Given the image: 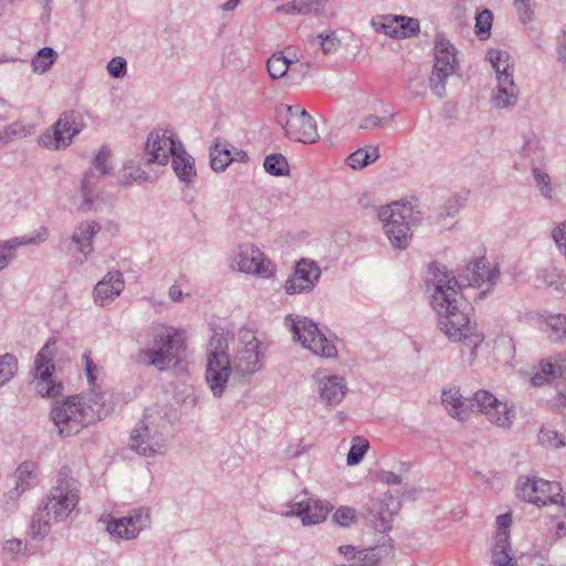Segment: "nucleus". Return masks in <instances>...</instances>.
<instances>
[{
	"label": "nucleus",
	"instance_id": "f257e3e1",
	"mask_svg": "<svg viewBox=\"0 0 566 566\" xmlns=\"http://www.w3.org/2000/svg\"><path fill=\"white\" fill-rule=\"evenodd\" d=\"M433 285L431 292V306L439 316V327L446 336L453 342L463 340L470 349L469 356L463 359L471 365L476 356V348L483 342V335L476 331L475 324L471 323L469 311L471 307L461 301L460 290L468 286L481 287L488 284V289L482 291L480 297L491 292L500 277V270L496 265L485 258L481 256L470 261L459 282L451 273L447 272L444 266L436 264L431 266Z\"/></svg>",
	"mask_w": 566,
	"mask_h": 566
},
{
	"label": "nucleus",
	"instance_id": "f03ea898",
	"mask_svg": "<svg viewBox=\"0 0 566 566\" xmlns=\"http://www.w3.org/2000/svg\"><path fill=\"white\" fill-rule=\"evenodd\" d=\"M78 500V482L71 475V470L63 467L57 473L55 484L32 517L33 534L44 536L51 523L66 518L77 505Z\"/></svg>",
	"mask_w": 566,
	"mask_h": 566
},
{
	"label": "nucleus",
	"instance_id": "7ed1b4c3",
	"mask_svg": "<svg viewBox=\"0 0 566 566\" xmlns=\"http://www.w3.org/2000/svg\"><path fill=\"white\" fill-rule=\"evenodd\" d=\"M106 415L104 402L90 397L87 401L70 396L53 407L51 418L63 437L78 433L84 427L101 420Z\"/></svg>",
	"mask_w": 566,
	"mask_h": 566
},
{
	"label": "nucleus",
	"instance_id": "20e7f679",
	"mask_svg": "<svg viewBox=\"0 0 566 566\" xmlns=\"http://www.w3.org/2000/svg\"><path fill=\"white\" fill-rule=\"evenodd\" d=\"M154 344L151 348L140 349L137 361L164 370L170 364H177L185 352L182 333L172 327L158 325L150 328Z\"/></svg>",
	"mask_w": 566,
	"mask_h": 566
},
{
	"label": "nucleus",
	"instance_id": "39448f33",
	"mask_svg": "<svg viewBox=\"0 0 566 566\" xmlns=\"http://www.w3.org/2000/svg\"><path fill=\"white\" fill-rule=\"evenodd\" d=\"M168 427L169 420L166 415L150 408L146 409L143 420L130 434V449L144 457L164 453L167 448Z\"/></svg>",
	"mask_w": 566,
	"mask_h": 566
},
{
	"label": "nucleus",
	"instance_id": "423d86ee",
	"mask_svg": "<svg viewBox=\"0 0 566 566\" xmlns=\"http://www.w3.org/2000/svg\"><path fill=\"white\" fill-rule=\"evenodd\" d=\"M228 347V337L216 331L208 343L206 369V380L214 397H221L231 375Z\"/></svg>",
	"mask_w": 566,
	"mask_h": 566
},
{
	"label": "nucleus",
	"instance_id": "0eeeda50",
	"mask_svg": "<svg viewBox=\"0 0 566 566\" xmlns=\"http://www.w3.org/2000/svg\"><path fill=\"white\" fill-rule=\"evenodd\" d=\"M277 123L291 140L312 144L318 139L316 123L298 104L280 105L276 108Z\"/></svg>",
	"mask_w": 566,
	"mask_h": 566
},
{
	"label": "nucleus",
	"instance_id": "6e6552de",
	"mask_svg": "<svg viewBox=\"0 0 566 566\" xmlns=\"http://www.w3.org/2000/svg\"><path fill=\"white\" fill-rule=\"evenodd\" d=\"M289 322H291L290 329L293 333L294 340L301 343L303 347L323 358L334 359L337 357L336 346L319 331L313 321L304 316L293 318L290 315L285 318L286 325H289Z\"/></svg>",
	"mask_w": 566,
	"mask_h": 566
},
{
	"label": "nucleus",
	"instance_id": "1a4fd4ad",
	"mask_svg": "<svg viewBox=\"0 0 566 566\" xmlns=\"http://www.w3.org/2000/svg\"><path fill=\"white\" fill-rule=\"evenodd\" d=\"M516 494L520 499L537 506L556 504L566 512V501L558 482L535 476H520L516 482Z\"/></svg>",
	"mask_w": 566,
	"mask_h": 566
},
{
	"label": "nucleus",
	"instance_id": "9d476101",
	"mask_svg": "<svg viewBox=\"0 0 566 566\" xmlns=\"http://www.w3.org/2000/svg\"><path fill=\"white\" fill-rule=\"evenodd\" d=\"M378 216L390 243L395 248H407L411 237L412 207L406 203L394 202L381 207Z\"/></svg>",
	"mask_w": 566,
	"mask_h": 566
},
{
	"label": "nucleus",
	"instance_id": "9b49d317",
	"mask_svg": "<svg viewBox=\"0 0 566 566\" xmlns=\"http://www.w3.org/2000/svg\"><path fill=\"white\" fill-rule=\"evenodd\" d=\"M55 340L49 339L34 358V388L42 397L56 398L62 395L63 385L53 378Z\"/></svg>",
	"mask_w": 566,
	"mask_h": 566
},
{
	"label": "nucleus",
	"instance_id": "f8f14e48",
	"mask_svg": "<svg viewBox=\"0 0 566 566\" xmlns=\"http://www.w3.org/2000/svg\"><path fill=\"white\" fill-rule=\"evenodd\" d=\"M264 353L261 342L254 331L242 328L239 331V347L233 358V369L242 376L255 374L262 368L261 359Z\"/></svg>",
	"mask_w": 566,
	"mask_h": 566
},
{
	"label": "nucleus",
	"instance_id": "ddd939ff",
	"mask_svg": "<svg viewBox=\"0 0 566 566\" xmlns=\"http://www.w3.org/2000/svg\"><path fill=\"white\" fill-rule=\"evenodd\" d=\"M83 128L82 115L75 111L64 112L52 127L40 136V144L46 148L61 149L71 145Z\"/></svg>",
	"mask_w": 566,
	"mask_h": 566
},
{
	"label": "nucleus",
	"instance_id": "4468645a",
	"mask_svg": "<svg viewBox=\"0 0 566 566\" xmlns=\"http://www.w3.org/2000/svg\"><path fill=\"white\" fill-rule=\"evenodd\" d=\"M472 406L478 411L484 413L489 420L497 427L509 429L515 418V407L507 401L499 400L492 392L488 390H478L472 398H470Z\"/></svg>",
	"mask_w": 566,
	"mask_h": 566
},
{
	"label": "nucleus",
	"instance_id": "2eb2a0df",
	"mask_svg": "<svg viewBox=\"0 0 566 566\" xmlns=\"http://www.w3.org/2000/svg\"><path fill=\"white\" fill-rule=\"evenodd\" d=\"M234 266L247 274L260 277H271L274 274V265L264 253L253 244H241L237 249Z\"/></svg>",
	"mask_w": 566,
	"mask_h": 566
},
{
	"label": "nucleus",
	"instance_id": "dca6fc26",
	"mask_svg": "<svg viewBox=\"0 0 566 566\" xmlns=\"http://www.w3.org/2000/svg\"><path fill=\"white\" fill-rule=\"evenodd\" d=\"M321 277V268L310 259H301L284 284L287 294L308 292Z\"/></svg>",
	"mask_w": 566,
	"mask_h": 566
},
{
	"label": "nucleus",
	"instance_id": "f3484780",
	"mask_svg": "<svg viewBox=\"0 0 566 566\" xmlns=\"http://www.w3.org/2000/svg\"><path fill=\"white\" fill-rule=\"evenodd\" d=\"M179 146H184L182 143L174 139L172 133L169 130L151 132L146 142L147 163L167 165Z\"/></svg>",
	"mask_w": 566,
	"mask_h": 566
},
{
	"label": "nucleus",
	"instance_id": "a211bd4d",
	"mask_svg": "<svg viewBox=\"0 0 566 566\" xmlns=\"http://www.w3.org/2000/svg\"><path fill=\"white\" fill-rule=\"evenodd\" d=\"M149 523V512L145 509H138L128 516L108 521L106 531L118 538L133 539L136 538L143 530L148 527Z\"/></svg>",
	"mask_w": 566,
	"mask_h": 566
},
{
	"label": "nucleus",
	"instance_id": "6ab92c4d",
	"mask_svg": "<svg viewBox=\"0 0 566 566\" xmlns=\"http://www.w3.org/2000/svg\"><path fill=\"white\" fill-rule=\"evenodd\" d=\"M125 282L120 271L108 272L94 287V301L99 306L113 302L124 290Z\"/></svg>",
	"mask_w": 566,
	"mask_h": 566
},
{
	"label": "nucleus",
	"instance_id": "aec40b11",
	"mask_svg": "<svg viewBox=\"0 0 566 566\" xmlns=\"http://www.w3.org/2000/svg\"><path fill=\"white\" fill-rule=\"evenodd\" d=\"M321 400L331 408L338 406L347 392V384L340 376H323L318 379Z\"/></svg>",
	"mask_w": 566,
	"mask_h": 566
},
{
	"label": "nucleus",
	"instance_id": "412c9836",
	"mask_svg": "<svg viewBox=\"0 0 566 566\" xmlns=\"http://www.w3.org/2000/svg\"><path fill=\"white\" fill-rule=\"evenodd\" d=\"M36 465L32 461L22 462L14 471V488L6 493L9 501H17L25 491L33 488Z\"/></svg>",
	"mask_w": 566,
	"mask_h": 566
},
{
	"label": "nucleus",
	"instance_id": "4be33fe9",
	"mask_svg": "<svg viewBox=\"0 0 566 566\" xmlns=\"http://www.w3.org/2000/svg\"><path fill=\"white\" fill-rule=\"evenodd\" d=\"M566 375V354H559L546 360H542L539 369L532 378L531 382L535 387L543 386L551 378L563 377Z\"/></svg>",
	"mask_w": 566,
	"mask_h": 566
},
{
	"label": "nucleus",
	"instance_id": "5701e85b",
	"mask_svg": "<svg viewBox=\"0 0 566 566\" xmlns=\"http://www.w3.org/2000/svg\"><path fill=\"white\" fill-rule=\"evenodd\" d=\"M457 54L450 40L443 33H438L434 40V64L455 72L459 67Z\"/></svg>",
	"mask_w": 566,
	"mask_h": 566
},
{
	"label": "nucleus",
	"instance_id": "b1692460",
	"mask_svg": "<svg viewBox=\"0 0 566 566\" xmlns=\"http://www.w3.org/2000/svg\"><path fill=\"white\" fill-rule=\"evenodd\" d=\"M442 403L449 415L460 421H464L469 417L470 406H472L470 398H464L459 388L444 389Z\"/></svg>",
	"mask_w": 566,
	"mask_h": 566
},
{
	"label": "nucleus",
	"instance_id": "393cba45",
	"mask_svg": "<svg viewBox=\"0 0 566 566\" xmlns=\"http://www.w3.org/2000/svg\"><path fill=\"white\" fill-rule=\"evenodd\" d=\"M102 227L96 221L81 222L72 234V241L77 250L86 259L93 252V238L101 231Z\"/></svg>",
	"mask_w": 566,
	"mask_h": 566
},
{
	"label": "nucleus",
	"instance_id": "a878e982",
	"mask_svg": "<svg viewBox=\"0 0 566 566\" xmlns=\"http://www.w3.org/2000/svg\"><path fill=\"white\" fill-rule=\"evenodd\" d=\"M496 92L492 95V103L496 108H505L514 106L518 99V91L513 77L503 75L497 77Z\"/></svg>",
	"mask_w": 566,
	"mask_h": 566
},
{
	"label": "nucleus",
	"instance_id": "bb28decb",
	"mask_svg": "<svg viewBox=\"0 0 566 566\" xmlns=\"http://www.w3.org/2000/svg\"><path fill=\"white\" fill-rule=\"evenodd\" d=\"M399 504L391 495H385L384 499H371L366 506L371 522L380 520L382 523L388 521L397 513Z\"/></svg>",
	"mask_w": 566,
	"mask_h": 566
},
{
	"label": "nucleus",
	"instance_id": "cd10ccee",
	"mask_svg": "<svg viewBox=\"0 0 566 566\" xmlns=\"http://www.w3.org/2000/svg\"><path fill=\"white\" fill-rule=\"evenodd\" d=\"M171 165L180 181L190 184L195 180L197 176L195 158L186 151L184 146L177 148V153L172 156Z\"/></svg>",
	"mask_w": 566,
	"mask_h": 566
},
{
	"label": "nucleus",
	"instance_id": "c85d7f7f",
	"mask_svg": "<svg viewBox=\"0 0 566 566\" xmlns=\"http://www.w3.org/2000/svg\"><path fill=\"white\" fill-rule=\"evenodd\" d=\"M43 239L40 235H23L7 240L0 244V270H3L15 258L14 251L19 247L35 244Z\"/></svg>",
	"mask_w": 566,
	"mask_h": 566
},
{
	"label": "nucleus",
	"instance_id": "c756f323",
	"mask_svg": "<svg viewBox=\"0 0 566 566\" xmlns=\"http://www.w3.org/2000/svg\"><path fill=\"white\" fill-rule=\"evenodd\" d=\"M544 332L554 343L566 342V315L548 314L544 317Z\"/></svg>",
	"mask_w": 566,
	"mask_h": 566
},
{
	"label": "nucleus",
	"instance_id": "7c9ffc66",
	"mask_svg": "<svg viewBox=\"0 0 566 566\" xmlns=\"http://www.w3.org/2000/svg\"><path fill=\"white\" fill-rule=\"evenodd\" d=\"M510 541H507V536L501 532L495 536V544L492 552L493 566H517L516 562L510 555Z\"/></svg>",
	"mask_w": 566,
	"mask_h": 566
},
{
	"label": "nucleus",
	"instance_id": "2f4dec72",
	"mask_svg": "<svg viewBox=\"0 0 566 566\" xmlns=\"http://www.w3.org/2000/svg\"><path fill=\"white\" fill-rule=\"evenodd\" d=\"M227 140H217L210 147V166L214 171H223L233 160Z\"/></svg>",
	"mask_w": 566,
	"mask_h": 566
},
{
	"label": "nucleus",
	"instance_id": "473e14b6",
	"mask_svg": "<svg viewBox=\"0 0 566 566\" xmlns=\"http://www.w3.org/2000/svg\"><path fill=\"white\" fill-rule=\"evenodd\" d=\"M488 59L492 64V67L495 70L496 78L499 76L503 77V75L513 77L514 66L511 62V55L509 52L499 49H491L488 52Z\"/></svg>",
	"mask_w": 566,
	"mask_h": 566
},
{
	"label": "nucleus",
	"instance_id": "72a5a7b5",
	"mask_svg": "<svg viewBox=\"0 0 566 566\" xmlns=\"http://www.w3.org/2000/svg\"><path fill=\"white\" fill-rule=\"evenodd\" d=\"M454 73V71L433 64L432 72L429 77V87L434 96L443 98L447 95V81Z\"/></svg>",
	"mask_w": 566,
	"mask_h": 566
},
{
	"label": "nucleus",
	"instance_id": "f704fd0d",
	"mask_svg": "<svg viewBox=\"0 0 566 566\" xmlns=\"http://www.w3.org/2000/svg\"><path fill=\"white\" fill-rule=\"evenodd\" d=\"M378 158L379 148L376 146H368L365 148H359L352 153L347 157L346 163L349 167L354 169H361L375 163Z\"/></svg>",
	"mask_w": 566,
	"mask_h": 566
},
{
	"label": "nucleus",
	"instance_id": "c9c22d12",
	"mask_svg": "<svg viewBox=\"0 0 566 566\" xmlns=\"http://www.w3.org/2000/svg\"><path fill=\"white\" fill-rule=\"evenodd\" d=\"M331 510L332 506L321 500L307 499L303 525H314L323 522Z\"/></svg>",
	"mask_w": 566,
	"mask_h": 566
},
{
	"label": "nucleus",
	"instance_id": "e433bc0d",
	"mask_svg": "<svg viewBox=\"0 0 566 566\" xmlns=\"http://www.w3.org/2000/svg\"><path fill=\"white\" fill-rule=\"evenodd\" d=\"M291 64L292 61L282 52H276L269 57L266 69L272 78L279 80L286 75Z\"/></svg>",
	"mask_w": 566,
	"mask_h": 566
},
{
	"label": "nucleus",
	"instance_id": "4c0bfd02",
	"mask_svg": "<svg viewBox=\"0 0 566 566\" xmlns=\"http://www.w3.org/2000/svg\"><path fill=\"white\" fill-rule=\"evenodd\" d=\"M98 180L99 176H97L93 170L85 172L81 182V192L84 198V201L80 207L81 210L88 211L93 208V191Z\"/></svg>",
	"mask_w": 566,
	"mask_h": 566
},
{
	"label": "nucleus",
	"instance_id": "58836bf2",
	"mask_svg": "<svg viewBox=\"0 0 566 566\" xmlns=\"http://www.w3.org/2000/svg\"><path fill=\"white\" fill-rule=\"evenodd\" d=\"M399 17L400 15L392 14L378 15L373 18L371 25L376 32L384 33L386 35L397 39Z\"/></svg>",
	"mask_w": 566,
	"mask_h": 566
},
{
	"label": "nucleus",
	"instance_id": "ea45409f",
	"mask_svg": "<svg viewBox=\"0 0 566 566\" xmlns=\"http://www.w3.org/2000/svg\"><path fill=\"white\" fill-rule=\"evenodd\" d=\"M56 57L57 53L52 48H42L31 61L33 71L39 73L46 72L55 62Z\"/></svg>",
	"mask_w": 566,
	"mask_h": 566
},
{
	"label": "nucleus",
	"instance_id": "a19ab883",
	"mask_svg": "<svg viewBox=\"0 0 566 566\" xmlns=\"http://www.w3.org/2000/svg\"><path fill=\"white\" fill-rule=\"evenodd\" d=\"M263 167L265 171L272 176L289 175V164L286 158L281 154L268 155L264 159Z\"/></svg>",
	"mask_w": 566,
	"mask_h": 566
},
{
	"label": "nucleus",
	"instance_id": "79ce46f5",
	"mask_svg": "<svg viewBox=\"0 0 566 566\" xmlns=\"http://www.w3.org/2000/svg\"><path fill=\"white\" fill-rule=\"evenodd\" d=\"M18 371V360L14 355L7 353L0 356V387L10 381Z\"/></svg>",
	"mask_w": 566,
	"mask_h": 566
},
{
	"label": "nucleus",
	"instance_id": "37998d69",
	"mask_svg": "<svg viewBox=\"0 0 566 566\" xmlns=\"http://www.w3.org/2000/svg\"><path fill=\"white\" fill-rule=\"evenodd\" d=\"M397 31V39L413 36L420 32L419 20L415 18L400 15Z\"/></svg>",
	"mask_w": 566,
	"mask_h": 566
},
{
	"label": "nucleus",
	"instance_id": "c03bdc74",
	"mask_svg": "<svg viewBox=\"0 0 566 566\" xmlns=\"http://www.w3.org/2000/svg\"><path fill=\"white\" fill-rule=\"evenodd\" d=\"M82 360H83L84 366H85V375L87 377V380H88L90 385L92 386V396L91 397H93V399H95V400L104 402V395L102 392H97L96 388H95L96 387V385H95V380H96L95 371L97 369L96 365L92 360V358H91L88 353L83 354Z\"/></svg>",
	"mask_w": 566,
	"mask_h": 566
},
{
	"label": "nucleus",
	"instance_id": "a18cd8bd",
	"mask_svg": "<svg viewBox=\"0 0 566 566\" xmlns=\"http://www.w3.org/2000/svg\"><path fill=\"white\" fill-rule=\"evenodd\" d=\"M314 45H319L324 54H329L335 52L340 44V41L336 36L335 32H329L326 34H318L317 36L313 38Z\"/></svg>",
	"mask_w": 566,
	"mask_h": 566
},
{
	"label": "nucleus",
	"instance_id": "49530a36",
	"mask_svg": "<svg viewBox=\"0 0 566 566\" xmlns=\"http://www.w3.org/2000/svg\"><path fill=\"white\" fill-rule=\"evenodd\" d=\"M475 32L480 39L484 40L490 36V30L492 27L493 14L490 10L485 9L476 14L475 17Z\"/></svg>",
	"mask_w": 566,
	"mask_h": 566
},
{
	"label": "nucleus",
	"instance_id": "de8ad7c7",
	"mask_svg": "<svg viewBox=\"0 0 566 566\" xmlns=\"http://www.w3.org/2000/svg\"><path fill=\"white\" fill-rule=\"evenodd\" d=\"M333 521L342 527H349L357 522L356 510L350 506H339L334 515Z\"/></svg>",
	"mask_w": 566,
	"mask_h": 566
},
{
	"label": "nucleus",
	"instance_id": "09e8293b",
	"mask_svg": "<svg viewBox=\"0 0 566 566\" xmlns=\"http://www.w3.org/2000/svg\"><path fill=\"white\" fill-rule=\"evenodd\" d=\"M533 176L542 196L546 199H553L554 190L553 187L551 186V177L548 176V174L541 170L539 168H534Z\"/></svg>",
	"mask_w": 566,
	"mask_h": 566
},
{
	"label": "nucleus",
	"instance_id": "8fccbe9b",
	"mask_svg": "<svg viewBox=\"0 0 566 566\" xmlns=\"http://www.w3.org/2000/svg\"><path fill=\"white\" fill-rule=\"evenodd\" d=\"M93 165L101 176L112 172L113 166L111 164V150L106 146H103L99 149L98 154L94 158Z\"/></svg>",
	"mask_w": 566,
	"mask_h": 566
},
{
	"label": "nucleus",
	"instance_id": "3c124183",
	"mask_svg": "<svg viewBox=\"0 0 566 566\" xmlns=\"http://www.w3.org/2000/svg\"><path fill=\"white\" fill-rule=\"evenodd\" d=\"M356 440L358 442L354 443L350 447L348 454H347V464L348 465L358 464L363 460L365 453L367 452V450L369 448V443L367 440L361 439L359 437H357Z\"/></svg>",
	"mask_w": 566,
	"mask_h": 566
},
{
	"label": "nucleus",
	"instance_id": "603ef678",
	"mask_svg": "<svg viewBox=\"0 0 566 566\" xmlns=\"http://www.w3.org/2000/svg\"><path fill=\"white\" fill-rule=\"evenodd\" d=\"M514 8L518 14V19L523 24L530 23L534 19V0H514Z\"/></svg>",
	"mask_w": 566,
	"mask_h": 566
},
{
	"label": "nucleus",
	"instance_id": "864d4df0",
	"mask_svg": "<svg viewBox=\"0 0 566 566\" xmlns=\"http://www.w3.org/2000/svg\"><path fill=\"white\" fill-rule=\"evenodd\" d=\"M297 14L318 13L326 3V0H293Z\"/></svg>",
	"mask_w": 566,
	"mask_h": 566
},
{
	"label": "nucleus",
	"instance_id": "5fc2aeb1",
	"mask_svg": "<svg viewBox=\"0 0 566 566\" xmlns=\"http://www.w3.org/2000/svg\"><path fill=\"white\" fill-rule=\"evenodd\" d=\"M107 72L114 78H122L127 73V62L122 56L113 57L107 63Z\"/></svg>",
	"mask_w": 566,
	"mask_h": 566
},
{
	"label": "nucleus",
	"instance_id": "6e6d98bb",
	"mask_svg": "<svg viewBox=\"0 0 566 566\" xmlns=\"http://www.w3.org/2000/svg\"><path fill=\"white\" fill-rule=\"evenodd\" d=\"M538 439L543 444H547L556 449L565 446L563 436L556 431L541 430Z\"/></svg>",
	"mask_w": 566,
	"mask_h": 566
},
{
	"label": "nucleus",
	"instance_id": "4d7b16f0",
	"mask_svg": "<svg viewBox=\"0 0 566 566\" xmlns=\"http://www.w3.org/2000/svg\"><path fill=\"white\" fill-rule=\"evenodd\" d=\"M552 237L559 253L566 256V220L553 230Z\"/></svg>",
	"mask_w": 566,
	"mask_h": 566
},
{
	"label": "nucleus",
	"instance_id": "13d9d810",
	"mask_svg": "<svg viewBox=\"0 0 566 566\" xmlns=\"http://www.w3.org/2000/svg\"><path fill=\"white\" fill-rule=\"evenodd\" d=\"M306 504H307V499L303 500V501L292 502L290 504L291 511L286 512L284 515L286 517L298 516V517H301L302 523H304Z\"/></svg>",
	"mask_w": 566,
	"mask_h": 566
},
{
	"label": "nucleus",
	"instance_id": "bf43d9fd",
	"mask_svg": "<svg viewBox=\"0 0 566 566\" xmlns=\"http://www.w3.org/2000/svg\"><path fill=\"white\" fill-rule=\"evenodd\" d=\"M359 562L357 564H350V565H346V564H342V565H337V566H377L378 562H379V558L376 554L374 553H363V552H359Z\"/></svg>",
	"mask_w": 566,
	"mask_h": 566
},
{
	"label": "nucleus",
	"instance_id": "052dcab7",
	"mask_svg": "<svg viewBox=\"0 0 566 566\" xmlns=\"http://www.w3.org/2000/svg\"><path fill=\"white\" fill-rule=\"evenodd\" d=\"M382 118L376 115H367L359 120L358 129L368 130L380 126Z\"/></svg>",
	"mask_w": 566,
	"mask_h": 566
},
{
	"label": "nucleus",
	"instance_id": "680f3d73",
	"mask_svg": "<svg viewBox=\"0 0 566 566\" xmlns=\"http://www.w3.org/2000/svg\"><path fill=\"white\" fill-rule=\"evenodd\" d=\"M511 521L512 517L510 513L499 515L496 518L497 532L495 536H497L502 532L509 537L507 528L511 525Z\"/></svg>",
	"mask_w": 566,
	"mask_h": 566
},
{
	"label": "nucleus",
	"instance_id": "e2e57ef3",
	"mask_svg": "<svg viewBox=\"0 0 566 566\" xmlns=\"http://www.w3.org/2000/svg\"><path fill=\"white\" fill-rule=\"evenodd\" d=\"M23 544L20 539H9L3 545V551L11 555H17L22 552Z\"/></svg>",
	"mask_w": 566,
	"mask_h": 566
},
{
	"label": "nucleus",
	"instance_id": "0e129e2a",
	"mask_svg": "<svg viewBox=\"0 0 566 566\" xmlns=\"http://www.w3.org/2000/svg\"><path fill=\"white\" fill-rule=\"evenodd\" d=\"M127 178L129 179V181L138 184L149 180L148 174L140 168H133L128 174Z\"/></svg>",
	"mask_w": 566,
	"mask_h": 566
},
{
	"label": "nucleus",
	"instance_id": "69168bd1",
	"mask_svg": "<svg viewBox=\"0 0 566 566\" xmlns=\"http://www.w3.org/2000/svg\"><path fill=\"white\" fill-rule=\"evenodd\" d=\"M379 478L380 481L388 485H396L401 483V478L391 471H382Z\"/></svg>",
	"mask_w": 566,
	"mask_h": 566
},
{
	"label": "nucleus",
	"instance_id": "338daca9",
	"mask_svg": "<svg viewBox=\"0 0 566 566\" xmlns=\"http://www.w3.org/2000/svg\"><path fill=\"white\" fill-rule=\"evenodd\" d=\"M338 552L343 554L347 559H354L357 554V549L353 545H342L338 547Z\"/></svg>",
	"mask_w": 566,
	"mask_h": 566
},
{
	"label": "nucleus",
	"instance_id": "774afa93",
	"mask_svg": "<svg viewBox=\"0 0 566 566\" xmlns=\"http://www.w3.org/2000/svg\"><path fill=\"white\" fill-rule=\"evenodd\" d=\"M537 145V142L532 137H525L524 145L521 148V154L523 156H530L532 149Z\"/></svg>",
	"mask_w": 566,
	"mask_h": 566
}]
</instances>
